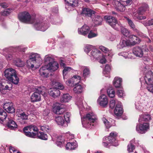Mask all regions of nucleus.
<instances>
[{"label":"nucleus","instance_id":"nucleus-13","mask_svg":"<svg viewBox=\"0 0 153 153\" xmlns=\"http://www.w3.org/2000/svg\"><path fill=\"white\" fill-rule=\"evenodd\" d=\"M149 49L146 47L142 48L139 47H134L133 50V53L136 56L139 57H142L143 55V52H147Z\"/></svg>","mask_w":153,"mask_h":153},{"label":"nucleus","instance_id":"nucleus-50","mask_svg":"<svg viewBox=\"0 0 153 153\" xmlns=\"http://www.w3.org/2000/svg\"><path fill=\"white\" fill-rule=\"evenodd\" d=\"M71 116V114L69 112H66L64 114L63 117L64 120H65V123H68L70 122V119Z\"/></svg>","mask_w":153,"mask_h":153},{"label":"nucleus","instance_id":"nucleus-32","mask_svg":"<svg viewBox=\"0 0 153 153\" xmlns=\"http://www.w3.org/2000/svg\"><path fill=\"white\" fill-rule=\"evenodd\" d=\"M7 119L8 121L7 123V126L8 128L10 129L13 130L17 127V126L14 121L11 119H10L8 117Z\"/></svg>","mask_w":153,"mask_h":153},{"label":"nucleus","instance_id":"nucleus-43","mask_svg":"<svg viewBox=\"0 0 153 153\" xmlns=\"http://www.w3.org/2000/svg\"><path fill=\"white\" fill-rule=\"evenodd\" d=\"M107 56V55H104L102 53V55L100 56L97 59L98 62L102 64H105L107 62V60L106 57Z\"/></svg>","mask_w":153,"mask_h":153},{"label":"nucleus","instance_id":"nucleus-10","mask_svg":"<svg viewBox=\"0 0 153 153\" xmlns=\"http://www.w3.org/2000/svg\"><path fill=\"white\" fill-rule=\"evenodd\" d=\"M39 131L37 127L34 125H30L25 127L23 131L24 134L27 137L34 138L36 135V132Z\"/></svg>","mask_w":153,"mask_h":153},{"label":"nucleus","instance_id":"nucleus-37","mask_svg":"<svg viewBox=\"0 0 153 153\" xmlns=\"http://www.w3.org/2000/svg\"><path fill=\"white\" fill-rule=\"evenodd\" d=\"M122 82L121 78L119 77H115L113 82V85L116 88L120 87Z\"/></svg>","mask_w":153,"mask_h":153},{"label":"nucleus","instance_id":"nucleus-23","mask_svg":"<svg viewBox=\"0 0 153 153\" xmlns=\"http://www.w3.org/2000/svg\"><path fill=\"white\" fill-rule=\"evenodd\" d=\"M114 3L115 4V8L117 10L120 11H123L125 10L126 9L125 6L128 5H126V4L118 1H114Z\"/></svg>","mask_w":153,"mask_h":153},{"label":"nucleus","instance_id":"nucleus-6","mask_svg":"<svg viewBox=\"0 0 153 153\" xmlns=\"http://www.w3.org/2000/svg\"><path fill=\"white\" fill-rule=\"evenodd\" d=\"M117 135L116 132H111L108 137H104L103 139V145L106 147H108L110 145L114 146H118V141L116 139Z\"/></svg>","mask_w":153,"mask_h":153},{"label":"nucleus","instance_id":"nucleus-40","mask_svg":"<svg viewBox=\"0 0 153 153\" xmlns=\"http://www.w3.org/2000/svg\"><path fill=\"white\" fill-rule=\"evenodd\" d=\"M7 116L6 113L2 109H0V123H3Z\"/></svg>","mask_w":153,"mask_h":153},{"label":"nucleus","instance_id":"nucleus-4","mask_svg":"<svg viewBox=\"0 0 153 153\" xmlns=\"http://www.w3.org/2000/svg\"><path fill=\"white\" fill-rule=\"evenodd\" d=\"M140 80L141 86H144V85L146 84L148 91L153 93V73L151 71H149L145 76L141 77Z\"/></svg>","mask_w":153,"mask_h":153},{"label":"nucleus","instance_id":"nucleus-64","mask_svg":"<svg viewBox=\"0 0 153 153\" xmlns=\"http://www.w3.org/2000/svg\"><path fill=\"white\" fill-rule=\"evenodd\" d=\"M147 100L148 99H147V100H143L142 102H140V104H141L143 108L149 107V102L147 101Z\"/></svg>","mask_w":153,"mask_h":153},{"label":"nucleus","instance_id":"nucleus-41","mask_svg":"<svg viewBox=\"0 0 153 153\" xmlns=\"http://www.w3.org/2000/svg\"><path fill=\"white\" fill-rule=\"evenodd\" d=\"M135 141L134 139H133L130 142V143L127 146V150L129 152H132L135 149V147L133 144V143Z\"/></svg>","mask_w":153,"mask_h":153},{"label":"nucleus","instance_id":"nucleus-44","mask_svg":"<svg viewBox=\"0 0 153 153\" xmlns=\"http://www.w3.org/2000/svg\"><path fill=\"white\" fill-rule=\"evenodd\" d=\"M120 29L123 35L125 36L126 37L129 36L130 34V31L127 29L122 27V26H121V27L120 28Z\"/></svg>","mask_w":153,"mask_h":153},{"label":"nucleus","instance_id":"nucleus-3","mask_svg":"<svg viewBox=\"0 0 153 153\" xmlns=\"http://www.w3.org/2000/svg\"><path fill=\"white\" fill-rule=\"evenodd\" d=\"M82 123L83 127L86 128H91L94 126V123L96 122L97 118L93 113H89L81 117Z\"/></svg>","mask_w":153,"mask_h":153},{"label":"nucleus","instance_id":"nucleus-5","mask_svg":"<svg viewBox=\"0 0 153 153\" xmlns=\"http://www.w3.org/2000/svg\"><path fill=\"white\" fill-rule=\"evenodd\" d=\"M40 94L44 97L47 95V90L44 87L39 88L36 91L32 94L30 98L31 102H34L40 101L41 100Z\"/></svg>","mask_w":153,"mask_h":153},{"label":"nucleus","instance_id":"nucleus-59","mask_svg":"<svg viewBox=\"0 0 153 153\" xmlns=\"http://www.w3.org/2000/svg\"><path fill=\"white\" fill-rule=\"evenodd\" d=\"M102 120L107 128L108 129L111 126V123L105 118L103 117L102 118Z\"/></svg>","mask_w":153,"mask_h":153},{"label":"nucleus","instance_id":"nucleus-56","mask_svg":"<svg viewBox=\"0 0 153 153\" xmlns=\"http://www.w3.org/2000/svg\"><path fill=\"white\" fill-rule=\"evenodd\" d=\"M19 117L23 120H27L28 119V115L25 112H21L17 114Z\"/></svg>","mask_w":153,"mask_h":153},{"label":"nucleus","instance_id":"nucleus-35","mask_svg":"<svg viewBox=\"0 0 153 153\" xmlns=\"http://www.w3.org/2000/svg\"><path fill=\"white\" fill-rule=\"evenodd\" d=\"M75 86L73 88L74 92L77 94L82 93L83 91V86L79 84L75 85Z\"/></svg>","mask_w":153,"mask_h":153},{"label":"nucleus","instance_id":"nucleus-46","mask_svg":"<svg viewBox=\"0 0 153 153\" xmlns=\"http://www.w3.org/2000/svg\"><path fill=\"white\" fill-rule=\"evenodd\" d=\"M107 94L110 97L113 98L115 95L114 90L112 87H110L107 90Z\"/></svg>","mask_w":153,"mask_h":153},{"label":"nucleus","instance_id":"nucleus-25","mask_svg":"<svg viewBox=\"0 0 153 153\" xmlns=\"http://www.w3.org/2000/svg\"><path fill=\"white\" fill-rule=\"evenodd\" d=\"M92 22L94 23V26H97L100 25L102 24V18L100 16L97 15L96 13H95V15L91 17Z\"/></svg>","mask_w":153,"mask_h":153},{"label":"nucleus","instance_id":"nucleus-51","mask_svg":"<svg viewBox=\"0 0 153 153\" xmlns=\"http://www.w3.org/2000/svg\"><path fill=\"white\" fill-rule=\"evenodd\" d=\"M71 70H72V68L70 67H66L64 68V69L63 71V78L65 80V79L66 78L65 76L66 74L69 71Z\"/></svg>","mask_w":153,"mask_h":153},{"label":"nucleus","instance_id":"nucleus-8","mask_svg":"<svg viewBox=\"0 0 153 153\" xmlns=\"http://www.w3.org/2000/svg\"><path fill=\"white\" fill-rule=\"evenodd\" d=\"M149 10L148 5L146 4H143L138 8L137 13H133V16L135 19L140 20L145 19H146V16H140L139 15H143L146 11Z\"/></svg>","mask_w":153,"mask_h":153},{"label":"nucleus","instance_id":"nucleus-29","mask_svg":"<svg viewBox=\"0 0 153 153\" xmlns=\"http://www.w3.org/2000/svg\"><path fill=\"white\" fill-rule=\"evenodd\" d=\"M45 66L49 71L50 70L51 71H56L58 68L59 67L58 64L55 61L48 64Z\"/></svg>","mask_w":153,"mask_h":153},{"label":"nucleus","instance_id":"nucleus-57","mask_svg":"<svg viewBox=\"0 0 153 153\" xmlns=\"http://www.w3.org/2000/svg\"><path fill=\"white\" fill-rule=\"evenodd\" d=\"M14 63L17 67H22L24 66V63L20 59H18L16 61H14Z\"/></svg>","mask_w":153,"mask_h":153},{"label":"nucleus","instance_id":"nucleus-49","mask_svg":"<svg viewBox=\"0 0 153 153\" xmlns=\"http://www.w3.org/2000/svg\"><path fill=\"white\" fill-rule=\"evenodd\" d=\"M95 47L92 45H85L84 48V51L88 55L89 52L94 48Z\"/></svg>","mask_w":153,"mask_h":153},{"label":"nucleus","instance_id":"nucleus-1","mask_svg":"<svg viewBox=\"0 0 153 153\" xmlns=\"http://www.w3.org/2000/svg\"><path fill=\"white\" fill-rule=\"evenodd\" d=\"M19 19L20 21L23 22L33 24L35 28L37 30L44 31L49 27V24L48 23L36 19L33 17H31L27 12H24L19 13Z\"/></svg>","mask_w":153,"mask_h":153},{"label":"nucleus","instance_id":"nucleus-9","mask_svg":"<svg viewBox=\"0 0 153 153\" xmlns=\"http://www.w3.org/2000/svg\"><path fill=\"white\" fill-rule=\"evenodd\" d=\"M104 18L107 23L112 28L118 30L121 27V24L117 22V20L113 16H105Z\"/></svg>","mask_w":153,"mask_h":153},{"label":"nucleus","instance_id":"nucleus-14","mask_svg":"<svg viewBox=\"0 0 153 153\" xmlns=\"http://www.w3.org/2000/svg\"><path fill=\"white\" fill-rule=\"evenodd\" d=\"M5 81L3 79H0V92L2 94H5L7 92L6 90H10L12 88L11 84L7 85Z\"/></svg>","mask_w":153,"mask_h":153},{"label":"nucleus","instance_id":"nucleus-53","mask_svg":"<svg viewBox=\"0 0 153 153\" xmlns=\"http://www.w3.org/2000/svg\"><path fill=\"white\" fill-rule=\"evenodd\" d=\"M61 137H59L58 138V140L56 142V144L57 145L60 147H62L64 145V139L63 138L62 139H61L60 141L59 140H60V138Z\"/></svg>","mask_w":153,"mask_h":153},{"label":"nucleus","instance_id":"nucleus-24","mask_svg":"<svg viewBox=\"0 0 153 153\" xmlns=\"http://www.w3.org/2000/svg\"><path fill=\"white\" fill-rule=\"evenodd\" d=\"M100 49L106 54H107L108 57V60L111 61V59L113 55V53L111 50H109L107 48L102 45H101L99 47Z\"/></svg>","mask_w":153,"mask_h":153},{"label":"nucleus","instance_id":"nucleus-62","mask_svg":"<svg viewBox=\"0 0 153 153\" xmlns=\"http://www.w3.org/2000/svg\"><path fill=\"white\" fill-rule=\"evenodd\" d=\"M135 106L136 108L139 111H141L142 110L143 108L140 103H139L138 102H135Z\"/></svg>","mask_w":153,"mask_h":153},{"label":"nucleus","instance_id":"nucleus-48","mask_svg":"<svg viewBox=\"0 0 153 153\" xmlns=\"http://www.w3.org/2000/svg\"><path fill=\"white\" fill-rule=\"evenodd\" d=\"M82 68L83 69V76L85 78L87 77L90 74V71L89 69L87 67H82Z\"/></svg>","mask_w":153,"mask_h":153},{"label":"nucleus","instance_id":"nucleus-61","mask_svg":"<svg viewBox=\"0 0 153 153\" xmlns=\"http://www.w3.org/2000/svg\"><path fill=\"white\" fill-rule=\"evenodd\" d=\"M12 9H7L5 10L4 11L1 12V15L2 16H7L11 12Z\"/></svg>","mask_w":153,"mask_h":153},{"label":"nucleus","instance_id":"nucleus-2","mask_svg":"<svg viewBox=\"0 0 153 153\" xmlns=\"http://www.w3.org/2000/svg\"><path fill=\"white\" fill-rule=\"evenodd\" d=\"M42 59L40 55L32 53L30 56L29 59L27 62V66L30 69L34 70L38 68L41 64Z\"/></svg>","mask_w":153,"mask_h":153},{"label":"nucleus","instance_id":"nucleus-17","mask_svg":"<svg viewBox=\"0 0 153 153\" xmlns=\"http://www.w3.org/2000/svg\"><path fill=\"white\" fill-rule=\"evenodd\" d=\"M88 55L90 56L92 60L95 61L102 55V53L99 50L95 48L94 47Z\"/></svg>","mask_w":153,"mask_h":153},{"label":"nucleus","instance_id":"nucleus-26","mask_svg":"<svg viewBox=\"0 0 153 153\" xmlns=\"http://www.w3.org/2000/svg\"><path fill=\"white\" fill-rule=\"evenodd\" d=\"M54 120L57 125L64 127L67 126L68 124L65 123L62 116H56Z\"/></svg>","mask_w":153,"mask_h":153},{"label":"nucleus","instance_id":"nucleus-19","mask_svg":"<svg viewBox=\"0 0 153 153\" xmlns=\"http://www.w3.org/2000/svg\"><path fill=\"white\" fill-rule=\"evenodd\" d=\"M76 104L80 110L84 109L88 110L89 108V107L88 106L85 101L83 100V98L82 97L77 100L76 102Z\"/></svg>","mask_w":153,"mask_h":153},{"label":"nucleus","instance_id":"nucleus-39","mask_svg":"<svg viewBox=\"0 0 153 153\" xmlns=\"http://www.w3.org/2000/svg\"><path fill=\"white\" fill-rule=\"evenodd\" d=\"M44 61L46 64H49L54 62L52 56L50 54L46 55L45 57Z\"/></svg>","mask_w":153,"mask_h":153},{"label":"nucleus","instance_id":"nucleus-30","mask_svg":"<svg viewBox=\"0 0 153 153\" xmlns=\"http://www.w3.org/2000/svg\"><path fill=\"white\" fill-rule=\"evenodd\" d=\"M129 45H130L129 40L126 38H123L121 39L120 43L117 45V48L120 49Z\"/></svg>","mask_w":153,"mask_h":153},{"label":"nucleus","instance_id":"nucleus-16","mask_svg":"<svg viewBox=\"0 0 153 153\" xmlns=\"http://www.w3.org/2000/svg\"><path fill=\"white\" fill-rule=\"evenodd\" d=\"M52 111L56 114H61L64 113L65 109L61 105L58 103H56L53 105Z\"/></svg>","mask_w":153,"mask_h":153},{"label":"nucleus","instance_id":"nucleus-12","mask_svg":"<svg viewBox=\"0 0 153 153\" xmlns=\"http://www.w3.org/2000/svg\"><path fill=\"white\" fill-rule=\"evenodd\" d=\"M149 128L148 123H145L138 124L136 126V130L138 133L141 134H145Z\"/></svg>","mask_w":153,"mask_h":153},{"label":"nucleus","instance_id":"nucleus-33","mask_svg":"<svg viewBox=\"0 0 153 153\" xmlns=\"http://www.w3.org/2000/svg\"><path fill=\"white\" fill-rule=\"evenodd\" d=\"M77 144L76 142L75 141L73 142H68L65 146L67 150H74L77 147Z\"/></svg>","mask_w":153,"mask_h":153},{"label":"nucleus","instance_id":"nucleus-54","mask_svg":"<svg viewBox=\"0 0 153 153\" xmlns=\"http://www.w3.org/2000/svg\"><path fill=\"white\" fill-rule=\"evenodd\" d=\"M141 22L145 26L152 25H153V19L148 21H143Z\"/></svg>","mask_w":153,"mask_h":153},{"label":"nucleus","instance_id":"nucleus-60","mask_svg":"<svg viewBox=\"0 0 153 153\" xmlns=\"http://www.w3.org/2000/svg\"><path fill=\"white\" fill-rule=\"evenodd\" d=\"M3 55H4L6 59L8 61H10L13 58V55L10 53H5V52H4L3 53Z\"/></svg>","mask_w":153,"mask_h":153},{"label":"nucleus","instance_id":"nucleus-21","mask_svg":"<svg viewBox=\"0 0 153 153\" xmlns=\"http://www.w3.org/2000/svg\"><path fill=\"white\" fill-rule=\"evenodd\" d=\"M123 112L121 103L120 102H118L114 110V114L116 116L120 117L121 116Z\"/></svg>","mask_w":153,"mask_h":153},{"label":"nucleus","instance_id":"nucleus-34","mask_svg":"<svg viewBox=\"0 0 153 153\" xmlns=\"http://www.w3.org/2000/svg\"><path fill=\"white\" fill-rule=\"evenodd\" d=\"M71 97L68 94H65L61 96L60 101L62 103H66L69 102L71 99Z\"/></svg>","mask_w":153,"mask_h":153},{"label":"nucleus","instance_id":"nucleus-27","mask_svg":"<svg viewBox=\"0 0 153 153\" xmlns=\"http://www.w3.org/2000/svg\"><path fill=\"white\" fill-rule=\"evenodd\" d=\"M130 44L131 45H134L136 44L139 43L141 40L137 36L134 35H131L129 36V40Z\"/></svg>","mask_w":153,"mask_h":153},{"label":"nucleus","instance_id":"nucleus-7","mask_svg":"<svg viewBox=\"0 0 153 153\" xmlns=\"http://www.w3.org/2000/svg\"><path fill=\"white\" fill-rule=\"evenodd\" d=\"M5 76L7 79L15 84H17L19 81L16 70L12 68L6 69L4 71Z\"/></svg>","mask_w":153,"mask_h":153},{"label":"nucleus","instance_id":"nucleus-20","mask_svg":"<svg viewBox=\"0 0 153 153\" xmlns=\"http://www.w3.org/2000/svg\"><path fill=\"white\" fill-rule=\"evenodd\" d=\"M90 30L89 27L86 25H84L78 30V33L79 34L85 36L87 35Z\"/></svg>","mask_w":153,"mask_h":153},{"label":"nucleus","instance_id":"nucleus-15","mask_svg":"<svg viewBox=\"0 0 153 153\" xmlns=\"http://www.w3.org/2000/svg\"><path fill=\"white\" fill-rule=\"evenodd\" d=\"M98 104L102 107H107L108 104V98L105 94H102L99 96L97 100Z\"/></svg>","mask_w":153,"mask_h":153},{"label":"nucleus","instance_id":"nucleus-18","mask_svg":"<svg viewBox=\"0 0 153 153\" xmlns=\"http://www.w3.org/2000/svg\"><path fill=\"white\" fill-rule=\"evenodd\" d=\"M76 104L80 110L84 109L88 110L89 108V107L88 106L85 101L83 100V98L82 97L77 100L76 102Z\"/></svg>","mask_w":153,"mask_h":153},{"label":"nucleus","instance_id":"nucleus-28","mask_svg":"<svg viewBox=\"0 0 153 153\" xmlns=\"http://www.w3.org/2000/svg\"><path fill=\"white\" fill-rule=\"evenodd\" d=\"M95 12L88 8H84L82 10L81 14L85 16L92 17L95 15Z\"/></svg>","mask_w":153,"mask_h":153},{"label":"nucleus","instance_id":"nucleus-22","mask_svg":"<svg viewBox=\"0 0 153 153\" xmlns=\"http://www.w3.org/2000/svg\"><path fill=\"white\" fill-rule=\"evenodd\" d=\"M39 71L40 76L41 78H46L48 77L49 70L45 65L41 67Z\"/></svg>","mask_w":153,"mask_h":153},{"label":"nucleus","instance_id":"nucleus-47","mask_svg":"<svg viewBox=\"0 0 153 153\" xmlns=\"http://www.w3.org/2000/svg\"><path fill=\"white\" fill-rule=\"evenodd\" d=\"M75 85L78 84L81 81V77L79 75H74L72 78V80Z\"/></svg>","mask_w":153,"mask_h":153},{"label":"nucleus","instance_id":"nucleus-31","mask_svg":"<svg viewBox=\"0 0 153 153\" xmlns=\"http://www.w3.org/2000/svg\"><path fill=\"white\" fill-rule=\"evenodd\" d=\"M78 4V0H74L72 1V3H66L65 8L69 11L73 10L74 8L77 6Z\"/></svg>","mask_w":153,"mask_h":153},{"label":"nucleus","instance_id":"nucleus-11","mask_svg":"<svg viewBox=\"0 0 153 153\" xmlns=\"http://www.w3.org/2000/svg\"><path fill=\"white\" fill-rule=\"evenodd\" d=\"M55 87L53 88L50 89L49 91L50 95L54 98L59 96L60 92L59 90H62L64 88L63 85L59 82L55 83Z\"/></svg>","mask_w":153,"mask_h":153},{"label":"nucleus","instance_id":"nucleus-45","mask_svg":"<svg viewBox=\"0 0 153 153\" xmlns=\"http://www.w3.org/2000/svg\"><path fill=\"white\" fill-rule=\"evenodd\" d=\"M126 19L129 26L131 27V28H132L134 31L136 32H138V30L136 28L135 25L132 21L131 19L127 18H126Z\"/></svg>","mask_w":153,"mask_h":153},{"label":"nucleus","instance_id":"nucleus-38","mask_svg":"<svg viewBox=\"0 0 153 153\" xmlns=\"http://www.w3.org/2000/svg\"><path fill=\"white\" fill-rule=\"evenodd\" d=\"M111 70V67L108 64H106L105 67V68L103 71V74L105 77L109 76Z\"/></svg>","mask_w":153,"mask_h":153},{"label":"nucleus","instance_id":"nucleus-52","mask_svg":"<svg viewBox=\"0 0 153 153\" xmlns=\"http://www.w3.org/2000/svg\"><path fill=\"white\" fill-rule=\"evenodd\" d=\"M117 94L119 97H123L126 95L125 93L123 88H119L117 91Z\"/></svg>","mask_w":153,"mask_h":153},{"label":"nucleus","instance_id":"nucleus-58","mask_svg":"<svg viewBox=\"0 0 153 153\" xmlns=\"http://www.w3.org/2000/svg\"><path fill=\"white\" fill-rule=\"evenodd\" d=\"M118 102H120L119 101H117V100L115 101V100L114 99L111 100L109 102V105L110 107L111 108H113L116 104V105L117 103Z\"/></svg>","mask_w":153,"mask_h":153},{"label":"nucleus","instance_id":"nucleus-63","mask_svg":"<svg viewBox=\"0 0 153 153\" xmlns=\"http://www.w3.org/2000/svg\"><path fill=\"white\" fill-rule=\"evenodd\" d=\"M40 128L43 131L48 132L49 131L50 127L47 125H44L40 126Z\"/></svg>","mask_w":153,"mask_h":153},{"label":"nucleus","instance_id":"nucleus-42","mask_svg":"<svg viewBox=\"0 0 153 153\" xmlns=\"http://www.w3.org/2000/svg\"><path fill=\"white\" fill-rule=\"evenodd\" d=\"M36 133V135L39 138L45 140H47L48 136L46 134L42 132H38V131Z\"/></svg>","mask_w":153,"mask_h":153},{"label":"nucleus","instance_id":"nucleus-36","mask_svg":"<svg viewBox=\"0 0 153 153\" xmlns=\"http://www.w3.org/2000/svg\"><path fill=\"white\" fill-rule=\"evenodd\" d=\"M151 116L149 114H143L140 116L138 120L139 122H141L142 121H148L151 120Z\"/></svg>","mask_w":153,"mask_h":153},{"label":"nucleus","instance_id":"nucleus-55","mask_svg":"<svg viewBox=\"0 0 153 153\" xmlns=\"http://www.w3.org/2000/svg\"><path fill=\"white\" fill-rule=\"evenodd\" d=\"M88 34V37L89 39L95 37L97 36L98 35L97 33L95 32L94 31L91 30Z\"/></svg>","mask_w":153,"mask_h":153}]
</instances>
